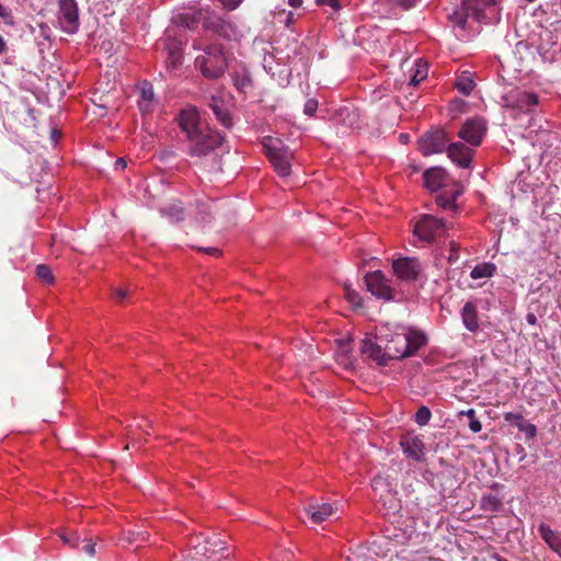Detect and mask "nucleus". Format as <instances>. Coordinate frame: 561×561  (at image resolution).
Wrapping results in <instances>:
<instances>
[{"label":"nucleus","instance_id":"c756f323","mask_svg":"<svg viewBox=\"0 0 561 561\" xmlns=\"http://www.w3.org/2000/svg\"><path fill=\"white\" fill-rule=\"evenodd\" d=\"M161 214L172 222H179L184 219L185 213L180 204H171L161 209Z\"/></svg>","mask_w":561,"mask_h":561},{"label":"nucleus","instance_id":"864d4df0","mask_svg":"<svg viewBox=\"0 0 561 561\" xmlns=\"http://www.w3.org/2000/svg\"><path fill=\"white\" fill-rule=\"evenodd\" d=\"M204 251L211 255H217L219 253V250L216 248H208V249H205Z\"/></svg>","mask_w":561,"mask_h":561},{"label":"nucleus","instance_id":"603ef678","mask_svg":"<svg viewBox=\"0 0 561 561\" xmlns=\"http://www.w3.org/2000/svg\"><path fill=\"white\" fill-rule=\"evenodd\" d=\"M7 49V43L3 37L0 35V54H3Z\"/></svg>","mask_w":561,"mask_h":561},{"label":"nucleus","instance_id":"c85d7f7f","mask_svg":"<svg viewBox=\"0 0 561 561\" xmlns=\"http://www.w3.org/2000/svg\"><path fill=\"white\" fill-rule=\"evenodd\" d=\"M456 89L463 95H469L476 87L473 78L470 72L465 71L458 76L455 82Z\"/></svg>","mask_w":561,"mask_h":561},{"label":"nucleus","instance_id":"6e6552de","mask_svg":"<svg viewBox=\"0 0 561 561\" xmlns=\"http://www.w3.org/2000/svg\"><path fill=\"white\" fill-rule=\"evenodd\" d=\"M504 105L520 113L533 112L538 104L535 93L524 90H513L503 98Z\"/></svg>","mask_w":561,"mask_h":561},{"label":"nucleus","instance_id":"49530a36","mask_svg":"<svg viewBox=\"0 0 561 561\" xmlns=\"http://www.w3.org/2000/svg\"><path fill=\"white\" fill-rule=\"evenodd\" d=\"M82 549L87 554L91 557L95 554V543H93L91 540H88Z\"/></svg>","mask_w":561,"mask_h":561},{"label":"nucleus","instance_id":"39448f33","mask_svg":"<svg viewBox=\"0 0 561 561\" xmlns=\"http://www.w3.org/2000/svg\"><path fill=\"white\" fill-rule=\"evenodd\" d=\"M446 225L442 219L432 215H423L415 224L414 234L422 241L432 242L443 236Z\"/></svg>","mask_w":561,"mask_h":561},{"label":"nucleus","instance_id":"ddd939ff","mask_svg":"<svg viewBox=\"0 0 561 561\" xmlns=\"http://www.w3.org/2000/svg\"><path fill=\"white\" fill-rule=\"evenodd\" d=\"M304 512L312 524H321L336 513V507L327 502H310L305 506Z\"/></svg>","mask_w":561,"mask_h":561},{"label":"nucleus","instance_id":"4c0bfd02","mask_svg":"<svg viewBox=\"0 0 561 561\" xmlns=\"http://www.w3.org/2000/svg\"><path fill=\"white\" fill-rule=\"evenodd\" d=\"M0 18L8 25H14V18L10 8L0 3Z\"/></svg>","mask_w":561,"mask_h":561},{"label":"nucleus","instance_id":"a19ab883","mask_svg":"<svg viewBox=\"0 0 561 561\" xmlns=\"http://www.w3.org/2000/svg\"><path fill=\"white\" fill-rule=\"evenodd\" d=\"M222 9L225 10H228V11H233L236 10L241 3L243 0H217Z\"/></svg>","mask_w":561,"mask_h":561},{"label":"nucleus","instance_id":"09e8293b","mask_svg":"<svg viewBox=\"0 0 561 561\" xmlns=\"http://www.w3.org/2000/svg\"><path fill=\"white\" fill-rule=\"evenodd\" d=\"M116 169H125L126 168V161L123 158H119L115 162Z\"/></svg>","mask_w":561,"mask_h":561},{"label":"nucleus","instance_id":"cd10ccee","mask_svg":"<svg viewBox=\"0 0 561 561\" xmlns=\"http://www.w3.org/2000/svg\"><path fill=\"white\" fill-rule=\"evenodd\" d=\"M496 272L495 264L491 262H483L481 264L476 265L470 272V277L472 279L480 278H489L492 277Z\"/></svg>","mask_w":561,"mask_h":561},{"label":"nucleus","instance_id":"ea45409f","mask_svg":"<svg viewBox=\"0 0 561 561\" xmlns=\"http://www.w3.org/2000/svg\"><path fill=\"white\" fill-rule=\"evenodd\" d=\"M318 108V102L314 99H309L305 103L304 113L308 116H313Z\"/></svg>","mask_w":561,"mask_h":561},{"label":"nucleus","instance_id":"c9c22d12","mask_svg":"<svg viewBox=\"0 0 561 561\" xmlns=\"http://www.w3.org/2000/svg\"><path fill=\"white\" fill-rule=\"evenodd\" d=\"M146 539H147V533H145V531H128L123 537V540L127 541V543L145 541Z\"/></svg>","mask_w":561,"mask_h":561},{"label":"nucleus","instance_id":"473e14b6","mask_svg":"<svg viewBox=\"0 0 561 561\" xmlns=\"http://www.w3.org/2000/svg\"><path fill=\"white\" fill-rule=\"evenodd\" d=\"M461 414H463L468 417L469 428L473 433H479L482 430L481 422L477 419L476 411L473 409H469L466 412H461Z\"/></svg>","mask_w":561,"mask_h":561},{"label":"nucleus","instance_id":"f3484780","mask_svg":"<svg viewBox=\"0 0 561 561\" xmlns=\"http://www.w3.org/2000/svg\"><path fill=\"white\" fill-rule=\"evenodd\" d=\"M473 150L462 142H453L447 147L448 158L461 168H469Z\"/></svg>","mask_w":561,"mask_h":561},{"label":"nucleus","instance_id":"6e6d98bb","mask_svg":"<svg viewBox=\"0 0 561 561\" xmlns=\"http://www.w3.org/2000/svg\"><path fill=\"white\" fill-rule=\"evenodd\" d=\"M408 138H409V136H408V135H405V134H401V135H400V141H401V142H407V141H408Z\"/></svg>","mask_w":561,"mask_h":561},{"label":"nucleus","instance_id":"79ce46f5","mask_svg":"<svg viewBox=\"0 0 561 561\" xmlns=\"http://www.w3.org/2000/svg\"><path fill=\"white\" fill-rule=\"evenodd\" d=\"M391 4L398 5L403 9H410L415 5L417 0H388Z\"/></svg>","mask_w":561,"mask_h":561},{"label":"nucleus","instance_id":"f8f14e48","mask_svg":"<svg viewBox=\"0 0 561 561\" xmlns=\"http://www.w3.org/2000/svg\"><path fill=\"white\" fill-rule=\"evenodd\" d=\"M465 9L477 21H491L496 13L495 0H462Z\"/></svg>","mask_w":561,"mask_h":561},{"label":"nucleus","instance_id":"de8ad7c7","mask_svg":"<svg viewBox=\"0 0 561 561\" xmlns=\"http://www.w3.org/2000/svg\"><path fill=\"white\" fill-rule=\"evenodd\" d=\"M209 214V206L208 205H202V209L199 211L201 220L206 221V215Z\"/></svg>","mask_w":561,"mask_h":561},{"label":"nucleus","instance_id":"8fccbe9b","mask_svg":"<svg viewBox=\"0 0 561 561\" xmlns=\"http://www.w3.org/2000/svg\"><path fill=\"white\" fill-rule=\"evenodd\" d=\"M171 58H172V64L176 65V62H179L180 59H181V55L178 51H172L171 53Z\"/></svg>","mask_w":561,"mask_h":561},{"label":"nucleus","instance_id":"72a5a7b5","mask_svg":"<svg viewBox=\"0 0 561 561\" xmlns=\"http://www.w3.org/2000/svg\"><path fill=\"white\" fill-rule=\"evenodd\" d=\"M344 293H345V298L347 299V301L350 304H352L354 307L360 306L362 298H360L359 294L351 287V285H348V284L344 285Z\"/></svg>","mask_w":561,"mask_h":561},{"label":"nucleus","instance_id":"f704fd0d","mask_svg":"<svg viewBox=\"0 0 561 561\" xmlns=\"http://www.w3.org/2000/svg\"><path fill=\"white\" fill-rule=\"evenodd\" d=\"M431 416H432V413H431L430 409L425 405H422L416 411L414 420L419 425L423 426L430 422Z\"/></svg>","mask_w":561,"mask_h":561},{"label":"nucleus","instance_id":"7ed1b4c3","mask_svg":"<svg viewBox=\"0 0 561 561\" xmlns=\"http://www.w3.org/2000/svg\"><path fill=\"white\" fill-rule=\"evenodd\" d=\"M188 139V154L193 158H203L218 148L224 140V137L216 130L206 129L201 130Z\"/></svg>","mask_w":561,"mask_h":561},{"label":"nucleus","instance_id":"9d476101","mask_svg":"<svg viewBox=\"0 0 561 561\" xmlns=\"http://www.w3.org/2000/svg\"><path fill=\"white\" fill-rule=\"evenodd\" d=\"M365 282L368 290L377 298L385 300L393 299V289L390 286V280L381 271L368 273L365 277Z\"/></svg>","mask_w":561,"mask_h":561},{"label":"nucleus","instance_id":"f03ea898","mask_svg":"<svg viewBox=\"0 0 561 561\" xmlns=\"http://www.w3.org/2000/svg\"><path fill=\"white\" fill-rule=\"evenodd\" d=\"M263 148L275 171L280 176H287L290 173L293 151L284 147L279 139L267 137L263 140Z\"/></svg>","mask_w":561,"mask_h":561},{"label":"nucleus","instance_id":"4468645a","mask_svg":"<svg viewBox=\"0 0 561 561\" xmlns=\"http://www.w3.org/2000/svg\"><path fill=\"white\" fill-rule=\"evenodd\" d=\"M385 345L390 359L409 357L408 340L403 329L400 332H393L389 339H386Z\"/></svg>","mask_w":561,"mask_h":561},{"label":"nucleus","instance_id":"c03bdc74","mask_svg":"<svg viewBox=\"0 0 561 561\" xmlns=\"http://www.w3.org/2000/svg\"><path fill=\"white\" fill-rule=\"evenodd\" d=\"M317 3L320 4V5H329L333 10H339L340 9V3H339L337 0H317Z\"/></svg>","mask_w":561,"mask_h":561},{"label":"nucleus","instance_id":"3c124183","mask_svg":"<svg viewBox=\"0 0 561 561\" xmlns=\"http://www.w3.org/2000/svg\"><path fill=\"white\" fill-rule=\"evenodd\" d=\"M288 4L293 8H299L302 4V0H288Z\"/></svg>","mask_w":561,"mask_h":561},{"label":"nucleus","instance_id":"393cba45","mask_svg":"<svg viewBox=\"0 0 561 561\" xmlns=\"http://www.w3.org/2000/svg\"><path fill=\"white\" fill-rule=\"evenodd\" d=\"M469 16H471L470 12L467 11V9H465V5L462 4L453 13L448 14V20L451 23L454 30L458 28L460 32H465Z\"/></svg>","mask_w":561,"mask_h":561},{"label":"nucleus","instance_id":"423d86ee","mask_svg":"<svg viewBox=\"0 0 561 561\" xmlns=\"http://www.w3.org/2000/svg\"><path fill=\"white\" fill-rule=\"evenodd\" d=\"M486 121L476 116L467 119L458 131V136L470 146H480L486 133Z\"/></svg>","mask_w":561,"mask_h":561},{"label":"nucleus","instance_id":"4be33fe9","mask_svg":"<svg viewBox=\"0 0 561 561\" xmlns=\"http://www.w3.org/2000/svg\"><path fill=\"white\" fill-rule=\"evenodd\" d=\"M462 323L470 332H476L479 329L478 309L477 306L468 301L461 309Z\"/></svg>","mask_w":561,"mask_h":561},{"label":"nucleus","instance_id":"5701e85b","mask_svg":"<svg viewBox=\"0 0 561 561\" xmlns=\"http://www.w3.org/2000/svg\"><path fill=\"white\" fill-rule=\"evenodd\" d=\"M404 333L408 340L409 357L427 343L426 335L419 330H404Z\"/></svg>","mask_w":561,"mask_h":561},{"label":"nucleus","instance_id":"6ab92c4d","mask_svg":"<svg viewBox=\"0 0 561 561\" xmlns=\"http://www.w3.org/2000/svg\"><path fill=\"white\" fill-rule=\"evenodd\" d=\"M400 444L407 457L417 461L422 459L424 444L420 437L407 435L401 438Z\"/></svg>","mask_w":561,"mask_h":561},{"label":"nucleus","instance_id":"f257e3e1","mask_svg":"<svg viewBox=\"0 0 561 561\" xmlns=\"http://www.w3.org/2000/svg\"><path fill=\"white\" fill-rule=\"evenodd\" d=\"M196 67L205 78L217 79L227 68V60L224 55L222 46L213 44L204 49V54L195 59Z\"/></svg>","mask_w":561,"mask_h":561},{"label":"nucleus","instance_id":"13d9d810","mask_svg":"<svg viewBox=\"0 0 561 561\" xmlns=\"http://www.w3.org/2000/svg\"><path fill=\"white\" fill-rule=\"evenodd\" d=\"M499 561H507L506 559H500Z\"/></svg>","mask_w":561,"mask_h":561},{"label":"nucleus","instance_id":"a18cd8bd","mask_svg":"<svg viewBox=\"0 0 561 561\" xmlns=\"http://www.w3.org/2000/svg\"><path fill=\"white\" fill-rule=\"evenodd\" d=\"M128 296V291L125 288H117L114 291V298L122 302Z\"/></svg>","mask_w":561,"mask_h":561},{"label":"nucleus","instance_id":"a211bd4d","mask_svg":"<svg viewBox=\"0 0 561 561\" xmlns=\"http://www.w3.org/2000/svg\"><path fill=\"white\" fill-rule=\"evenodd\" d=\"M199 114L195 107H186L179 115V125L187 138L201 131Z\"/></svg>","mask_w":561,"mask_h":561},{"label":"nucleus","instance_id":"a878e982","mask_svg":"<svg viewBox=\"0 0 561 561\" xmlns=\"http://www.w3.org/2000/svg\"><path fill=\"white\" fill-rule=\"evenodd\" d=\"M505 420L508 422H514L519 431L524 432L528 437H535L537 435V427L528 422H525L522 414H515V413H506Z\"/></svg>","mask_w":561,"mask_h":561},{"label":"nucleus","instance_id":"5fc2aeb1","mask_svg":"<svg viewBox=\"0 0 561 561\" xmlns=\"http://www.w3.org/2000/svg\"><path fill=\"white\" fill-rule=\"evenodd\" d=\"M527 321L530 324H535L536 323V316L533 314V313L527 314Z\"/></svg>","mask_w":561,"mask_h":561},{"label":"nucleus","instance_id":"20e7f679","mask_svg":"<svg viewBox=\"0 0 561 561\" xmlns=\"http://www.w3.org/2000/svg\"><path fill=\"white\" fill-rule=\"evenodd\" d=\"M58 24L67 34H76L79 31V8L76 0H59Z\"/></svg>","mask_w":561,"mask_h":561},{"label":"nucleus","instance_id":"1a4fd4ad","mask_svg":"<svg viewBox=\"0 0 561 561\" xmlns=\"http://www.w3.org/2000/svg\"><path fill=\"white\" fill-rule=\"evenodd\" d=\"M448 138L443 129L425 133L419 140V149L424 156L443 152L448 147Z\"/></svg>","mask_w":561,"mask_h":561},{"label":"nucleus","instance_id":"2eb2a0df","mask_svg":"<svg viewBox=\"0 0 561 561\" xmlns=\"http://www.w3.org/2000/svg\"><path fill=\"white\" fill-rule=\"evenodd\" d=\"M360 352L366 358L373 359L380 366L387 365L390 359L386 345L377 343L371 336H366L362 341Z\"/></svg>","mask_w":561,"mask_h":561},{"label":"nucleus","instance_id":"dca6fc26","mask_svg":"<svg viewBox=\"0 0 561 561\" xmlns=\"http://www.w3.org/2000/svg\"><path fill=\"white\" fill-rule=\"evenodd\" d=\"M205 8L187 9L174 15L173 22L176 25L194 31L199 24L203 25Z\"/></svg>","mask_w":561,"mask_h":561},{"label":"nucleus","instance_id":"0eeeda50","mask_svg":"<svg viewBox=\"0 0 561 561\" xmlns=\"http://www.w3.org/2000/svg\"><path fill=\"white\" fill-rule=\"evenodd\" d=\"M393 274L405 283L417 280L423 271L421 262L415 257H399L392 262Z\"/></svg>","mask_w":561,"mask_h":561},{"label":"nucleus","instance_id":"9b49d317","mask_svg":"<svg viewBox=\"0 0 561 561\" xmlns=\"http://www.w3.org/2000/svg\"><path fill=\"white\" fill-rule=\"evenodd\" d=\"M203 28L224 38H229L232 32L231 23L217 14L209 7L205 8Z\"/></svg>","mask_w":561,"mask_h":561},{"label":"nucleus","instance_id":"2f4dec72","mask_svg":"<svg viewBox=\"0 0 561 561\" xmlns=\"http://www.w3.org/2000/svg\"><path fill=\"white\" fill-rule=\"evenodd\" d=\"M35 272H36V276L38 277V279H41L47 284H51L54 282V276H53L51 270L47 265H45V264L37 265Z\"/></svg>","mask_w":561,"mask_h":561},{"label":"nucleus","instance_id":"7c9ffc66","mask_svg":"<svg viewBox=\"0 0 561 561\" xmlns=\"http://www.w3.org/2000/svg\"><path fill=\"white\" fill-rule=\"evenodd\" d=\"M500 505L501 501L495 495L489 494L481 499V507L485 511L495 512Z\"/></svg>","mask_w":561,"mask_h":561},{"label":"nucleus","instance_id":"b1692460","mask_svg":"<svg viewBox=\"0 0 561 561\" xmlns=\"http://www.w3.org/2000/svg\"><path fill=\"white\" fill-rule=\"evenodd\" d=\"M154 93L149 82H142L140 85V98L138 101L139 108L142 113H149L153 108Z\"/></svg>","mask_w":561,"mask_h":561},{"label":"nucleus","instance_id":"bb28decb","mask_svg":"<svg viewBox=\"0 0 561 561\" xmlns=\"http://www.w3.org/2000/svg\"><path fill=\"white\" fill-rule=\"evenodd\" d=\"M209 106L213 110V113L215 114L216 118L225 127L229 128L231 126V117L229 115V112L226 110L224 102L216 98H211Z\"/></svg>","mask_w":561,"mask_h":561},{"label":"nucleus","instance_id":"e433bc0d","mask_svg":"<svg viewBox=\"0 0 561 561\" xmlns=\"http://www.w3.org/2000/svg\"><path fill=\"white\" fill-rule=\"evenodd\" d=\"M60 539L65 545H68L71 548L78 547L79 538L76 533L66 534L65 531H60L59 535Z\"/></svg>","mask_w":561,"mask_h":561},{"label":"nucleus","instance_id":"37998d69","mask_svg":"<svg viewBox=\"0 0 561 561\" xmlns=\"http://www.w3.org/2000/svg\"><path fill=\"white\" fill-rule=\"evenodd\" d=\"M449 247H450V253H449L448 261L451 263L459 259V254H458L459 245L456 242L451 241Z\"/></svg>","mask_w":561,"mask_h":561},{"label":"nucleus","instance_id":"412c9836","mask_svg":"<svg viewBox=\"0 0 561 561\" xmlns=\"http://www.w3.org/2000/svg\"><path fill=\"white\" fill-rule=\"evenodd\" d=\"M446 176V171L443 168H431L424 172V184L426 188L435 192L444 185Z\"/></svg>","mask_w":561,"mask_h":561},{"label":"nucleus","instance_id":"4d7b16f0","mask_svg":"<svg viewBox=\"0 0 561 561\" xmlns=\"http://www.w3.org/2000/svg\"><path fill=\"white\" fill-rule=\"evenodd\" d=\"M527 2H534L535 0H526Z\"/></svg>","mask_w":561,"mask_h":561},{"label":"nucleus","instance_id":"58836bf2","mask_svg":"<svg viewBox=\"0 0 561 561\" xmlns=\"http://www.w3.org/2000/svg\"><path fill=\"white\" fill-rule=\"evenodd\" d=\"M427 76V69L426 67H419L412 77L410 83L413 85H416L420 81L424 80Z\"/></svg>","mask_w":561,"mask_h":561},{"label":"nucleus","instance_id":"aec40b11","mask_svg":"<svg viewBox=\"0 0 561 561\" xmlns=\"http://www.w3.org/2000/svg\"><path fill=\"white\" fill-rule=\"evenodd\" d=\"M538 533L547 546L561 558V533L553 530L546 523L539 524Z\"/></svg>","mask_w":561,"mask_h":561}]
</instances>
